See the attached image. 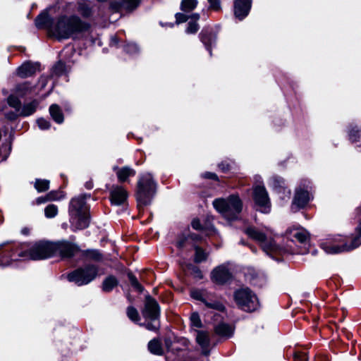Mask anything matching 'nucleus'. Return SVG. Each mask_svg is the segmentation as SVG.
Returning <instances> with one entry per match:
<instances>
[{
    "instance_id": "nucleus-1",
    "label": "nucleus",
    "mask_w": 361,
    "mask_h": 361,
    "mask_svg": "<svg viewBox=\"0 0 361 361\" xmlns=\"http://www.w3.org/2000/svg\"><path fill=\"white\" fill-rule=\"evenodd\" d=\"M90 24L82 21L77 16L67 17L62 16L57 19L54 25L51 27L53 35L59 39H67L74 34L88 30Z\"/></svg>"
},
{
    "instance_id": "nucleus-2",
    "label": "nucleus",
    "mask_w": 361,
    "mask_h": 361,
    "mask_svg": "<svg viewBox=\"0 0 361 361\" xmlns=\"http://www.w3.org/2000/svg\"><path fill=\"white\" fill-rule=\"evenodd\" d=\"M86 195H80L72 199L71 202L70 212L73 224L77 229H84L88 227L90 216L85 206Z\"/></svg>"
},
{
    "instance_id": "nucleus-3",
    "label": "nucleus",
    "mask_w": 361,
    "mask_h": 361,
    "mask_svg": "<svg viewBox=\"0 0 361 361\" xmlns=\"http://www.w3.org/2000/svg\"><path fill=\"white\" fill-rule=\"evenodd\" d=\"M215 209L229 221L238 219L243 209V202L238 196L232 195L227 199H216L213 202Z\"/></svg>"
},
{
    "instance_id": "nucleus-4",
    "label": "nucleus",
    "mask_w": 361,
    "mask_h": 361,
    "mask_svg": "<svg viewBox=\"0 0 361 361\" xmlns=\"http://www.w3.org/2000/svg\"><path fill=\"white\" fill-rule=\"evenodd\" d=\"M142 314L147 321L146 323L140 324L149 331H157L160 327L159 316L160 308L157 302L151 296L145 298V305L142 310Z\"/></svg>"
},
{
    "instance_id": "nucleus-5",
    "label": "nucleus",
    "mask_w": 361,
    "mask_h": 361,
    "mask_svg": "<svg viewBox=\"0 0 361 361\" xmlns=\"http://www.w3.org/2000/svg\"><path fill=\"white\" fill-rule=\"evenodd\" d=\"M156 191V185L150 174L143 176L137 182L136 197L139 205H147L151 202Z\"/></svg>"
},
{
    "instance_id": "nucleus-6",
    "label": "nucleus",
    "mask_w": 361,
    "mask_h": 361,
    "mask_svg": "<svg viewBox=\"0 0 361 361\" xmlns=\"http://www.w3.org/2000/svg\"><path fill=\"white\" fill-rule=\"evenodd\" d=\"M55 243L39 241L27 251L22 252L19 256H29L30 259L41 260L49 258L56 253Z\"/></svg>"
},
{
    "instance_id": "nucleus-7",
    "label": "nucleus",
    "mask_w": 361,
    "mask_h": 361,
    "mask_svg": "<svg viewBox=\"0 0 361 361\" xmlns=\"http://www.w3.org/2000/svg\"><path fill=\"white\" fill-rule=\"evenodd\" d=\"M97 274V268L94 265H87L83 268L78 269L68 274V279L78 286L87 284L92 281Z\"/></svg>"
},
{
    "instance_id": "nucleus-8",
    "label": "nucleus",
    "mask_w": 361,
    "mask_h": 361,
    "mask_svg": "<svg viewBox=\"0 0 361 361\" xmlns=\"http://www.w3.org/2000/svg\"><path fill=\"white\" fill-rule=\"evenodd\" d=\"M210 278L214 283L223 286L231 281L233 275L227 265L221 264L212 269Z\"/></svg>"
},
{
    "instance_id": "nucleus-9",
    "label": "nucleus",
    "mask_w": 361,
    "mask_h": 361,
    "mask_svg": "<svg viewBox=\"0 0 361 361\" xmlns=\"http://www.w3.org/2000/svg\"><path fill=\"white\" fill-rule=\"evenodd\" d=\"M234 300L240 309L247 312L256 310L259 305L256 295H234Z\"/></svg>"
},
{
    "instance_id": "nucleus-10",
    "label": "nucleus",
    "mask_w": 361,
    "mask_h": 361,
    "mask_svg": "<svg viewBox=\"0 0 361 361\" xmlns=\"http://www.w3.org/2000/svg\"><path fill=\"white\" fill-rule=\"evenodd\" d=\"M253 199L256 205L263 212H267L270 207V201L268 193L264 187L257 185L253 188Z\"/></svg>"
},
{
    "instance_id": "nucleus-11",
    "label": "nucleus",
    "mask_w": 361,
    "mask_h": 361,
    "mask_svg": "<svg viewBox=\"0 0 361 361\" xmlns=\"http://www.w3.org/2000/svg\"><path fill=\"white\" fill-rule=\"evenodd\" d=\"M56 252H59L62 257H71L78 251V247L68 242L63 241L55 243Z\"/></svg>"
},
{
    "instance_id": "nucleus-12",
    "label": "nucleus",
    "mask_w": 361,
    "mask_h": 361,
    "mask_svg": "<svg viewBox=\"0 0 361 361\" xmlns=\"http://www.w3.org/2000/svg\"><path fill=\"white\" fill-rule=\"evenodd\" d=\"M310 200L309 192L303 189H297L292 202V209L297 211L304 208Z\"/></svg>"
},
{
    "instance_id": "nucleus-13",
    "label": "nucleus",
    "mask_w": 361,
    "mask_h": 361,
    "mask_svg": "<svg viewBox=\"0 0 361 361\" xmlns=\"http://www.w3.org/2000/svg\"><path fill=\"white\" fill-rule=\"evenodd\" d=\"M39 71V63L27 61L17 69V75L21 78L30 77Z\"/></svg>"
},
{
    "instance_id": "nucleus-14",
    "label": "nucleus",
    "mask_w": 361,
    "mask_h": 361,
    "mask_svg": "<svg viewBox=\"0 0 361 361\" xmlns=\"http://www.w3.org/2000/svg\"><path fill=\"white\" fill-rule=\"evenodd\" d=\"M251 0H235L234 4V13L236 18L242 20L250 11Z\"/></svg>"
},
{
    "instance_id": "nucleus-15",
    "label": "nucleus",
    "mask_w": 361,
    "mask_h": 361,
    "mask_svg": "<svg viewBox=\"0 0 361 361\" xmlns=\"http://www.w3.org/2000/svg\"><path fill=\"white\" fill-rule=\"evenodd\" d=\"M127 197V191L122 187H114L111 191V201L112 204L120 205L126 200Z\"/></svg>"
},
{
    "instance_id": "nucleus-16",
    "label": "nucleus",
    "mask_w": 361,
    "mask_h": 361,
    "mask_svg": "<svg viewBox=\"0 0 361 361\" xmlns=\"http://www.w3.org/2000/svg\"><path fill=\"white\" fill-rule=\"evenodd\" d=\"M245 233L252 239L258 241L262 249H267V236L264 233L259 231L254 227H249L245 230Z\"/></svg>"
},
{
    "instance_id": "nucleus-17",
    "label": "nucleus",
    "mask_w": 361,
    "mask_h": 361,
    "mask_svg": "<svg viewBox=\"0 0 361 361\" xmlns=\"http://www.w3.org/2000/svg\"><path fill=\"white\" fill-rule=\"evenodd\" d=\"M196 341L200 345L202 353L206 355H208V347L209 345V338L208 333L204 331H197Z\"/></svg>"
},
{
    "instance_id": "nucleus-18",
    "label": "nucleus",
    "mask_w": 361,
    "mask_h": 361,
    "mask_svg": "<svg viewBox=\"0 0 361 361\" xmlns=\"http://www.w3.org/2000/svg\"><path fill=\"white\" fill-rule=\"evenodd\" d=\"M126 277L128 285L131 287L133 291L142 293L145 290L141 282L132 272H127Z\"/></svg>"
},
{
    "instance_id": "nucleus-19",
    "label": "nucleus",
    "mask_w": 361,
    "mask_h": 361,
    "mask_svg": "<svg viewBox=\"0 0 361 361\" xmlns=\"http://www.w3.org/2000/svg\"><path fill=\"white\" fill-rule=\"evenodd\" d=\"M193 298L197 300L202 302L207 307L215 309L219 311H223L224 310V305L218 301L209 302L204 297L206 295H192Z\"/></svg>"
},
{
    "instance_id": "nucleus-20",
    "label": "nucleus",
    "mask_w": 361,
    "mask_h": 361,
    "mask_svg": "<svg viewBox=\"0 0 361 361\" xmlns=\"http://www.w3.org/2000/svg\"><path fill=\"white\" fill-rule=\"evenodd\" d=\"M35 25L39 28L47 27L50 31L54 25L51 18L47 13L39 15L35 20Z\"/></svg>"
},
{
    "instance_id": "nucleus-21",
    "label": "nucleus",
    "mask_w": 361,
    "mask_h": 361,
    "mask_svg": "<svg viewBox=\"0 0 361 361\" xmlns=\"http://www.w3.org/2000/svg\"><path fill=\"white\" fill-rule=\"evenodd\" d=\"M290 234L293 238L304 244H306L310 238L307 231L302 229H294L290 231Z\"/></svg>"
},
{
    "instance_id": "nucleus-22",
    "label": "nucleus",
    "mask_w": 361,
    "mask_h": 361,
    "mask_svg": "<svg viewBox=\"0 0 361 361\" xmlns=\"http://www.w3.org/2000/svg\"><path fill=\"white\" fill-rule=\"evenodd\" d=\"M49 113L51 118L58 123H61L63 121V112L57 104H52L49 107Z\"/></svg>"
},
{
    "instance_id": "nucleus-23",
    "label": "nucleus",
    "mask_w": 361,
    "mask_h": 361,
    "mask_svg": "<svg viewBox=\"0 0 361 361\" xmlns=\"http://www.w3.org/2000/svg\"><path fill=\"white\" fill-rule=\"evenodd\" d=\"M148 349L152 354L157 355H161L164 353V350L161 344L158 339H152L148 343Z\"/></svg>"
},
{
    "instance_id": "nucleus-24",
    "label": "nucleus",
    "mask_w": 361,
    "mask_h": 361,
    "mask_svg": "<svg viewBox=\"0 0 361 361\" xmlns=\"http://www.w3.org/2000/svg\"><path fill=\"white\" fill-rule=\"evenodd\" d=\"M118 284V281L114 276H109L103 281L102 290L105 292H109Z\"/></svg>"
},
{
    "instance_id": "nucleus-25",
    "label": "nucleus",
    "mask_w": 361,
    "mask_h": 361,
    "mask_svg": "<svg viewBox=\"0 0 361 361\" xmlns=\"http://www.w3.org/2000/svg\"><path fill=\"white\" fill-rule=\"evenodd\" d=\"M39 103L37 100H33L23 106L20 114L21 116H27L33 114L38 106Z\"/></svg>"
},
{
    "instance_id": "nucleus-26",
    "label": "nucleus",
    "mask_w": 361,
    "mask_h": 361,
    "mask_svg": "<svg viewBox=\"0 0 361 361\" xmlns=\"http://www.w3.org/2000/svg\"><path fill=\"white\" fill-rule=\"evenodd\" d=\"M195 249V255L193 261L195 263H201L207 260L208 254L204 250L197 245H193Z\"/></svg>"
},
{
    "instance_id": "nucleus-27",
    "label": "nucleus",
    "mask_w": 361,
    "mask_h": 361,
    "mask_svg": "<svg viewBox=\"0 0 361 361\" xmlns=\"http://www.w3.org/2000/svg\"><path fill=\"white\" fill-rule=\"evenodd\" d=\"M215 332L220 336H231L233 334V329L226 324L221 323L215 327Z\"/></svg>"
},
{
    "instance_id": "nucleus-28",
    "label": "nucleus",
    "mask_w": 361,
    "mask_h": 361,
    "mask_svg": "<svg viewBox=\"0 0 361 361\" xmlns=\"http://www.w3.org/2000/svg\"><path fill=\"white\" fill-rule=\"evenodd\" d=\"M32 91V88L30 87L28 82H24L19 84L15 87V93L17 96L23 97L25 95L30 94Z\"/></svg>"
},
{
    "instance_id": "nucleus-29",
    "label": "nucleus",
    "mask_w": 361,
    "mask_h": 361,
    "mask_svg": "<svg viewBox=\"0 0 361 361\" xmlns=\"http://www.w3.org/2000/svg\"><path fill=\"white\" fill-rule=\"evenodd\" d=\"M78 11L85 18L90 16L92 14L90 4L86 1H80L78 3Z\"/></svg>"
},
{
    "instance_id": "nucleus-30",
    "label": "nucleus",
    "mask_w": 361,
    "mask_h": 361,
    "mask_svg": "<svg viewBox=\"0 0 361 361\" xmlns=\"http://www.w3.org/2000/svg\"><path fill=\"white\" fill-rule=\"evenodd\" d=\"M183 270L187 269L190 272L195 278L201 279L203 278V274L200 269V268L191 263H188L185 264V267L183 266Z\"/></svg>"
},
{
    "instance_id": "nucleus-31",
    "label": "nucleus",
    "mask_w": 361,
    "mask_h": 361,
    "mask_svg": "<svg viewBox=\"0 0 361 361\" xmlns=\"http://www.w3.org/2000/svg\"><path fill=\"white\" fill-rule=\"evenodd\" d=\"M350 139L353 142L357 144L358 146H361V128L357 127L353 128L349 133Z\"/></svg>"
},
{
    "instance_id": "nucleus-32",
    "label": "nucleus",
    "mask_w": 361,
    "mask_h": 361,
    "mask_svg": "<svg viewBox=\"0 0 361 361\" xmlns=\"http://www.w3.org/2000/svg\"><path fill=\"white\" fill-rule=\"evenodd\" d=\"M135 173V171L129 167H123L121 169L118 173V178L121 182H124L127 178L130 176H134Z\"/></svg>"
},
{
    "instance_id": "nucleus-33",
    "label": "nucleus",
    "mask_w": 361,
    "mask_h": 361,
    "mask_svg": "<svg viewBox=\"0 0 361 361\" xmlns=\"http://www.w3.org/2000/svg\"><path fill=\"white\" fill-rule=\"evenodd\" d=\"M202 41L209 49L211 45L216 41V36L211 32H204L202 34Z\"/></svg>"
},
{
    "instance_id": "nucleus-34",
    "label": "nucleus",
    "mask_w": 361,
    "mask_h": 361,
    "mask_svg": "<svg viewBox=\"0 0 361 361\" xmlns=\"http://www.w3.org/2000/svg\"><path fill=\"white\" fill-rule=\"evenodd\" d=\"M197 5V0H182L181 9L185 12H189L192 11Z\"/></svg>"
},
{
    "instance_id": "nucleus-35",
    "label": "nucleus",
    "mask_w": 361,
    "mask_h": 361,
    "mask_svg": "<svg viewBox=\"0 0 361 361\" xmlns=\"http://www.w3.org/2000/svg\"><path fill=\"white\" fill-rule=\"evenodd\" d=\"M35 188L38 192L47 191L49 188V181L47 180L37 179L35 183Z\"/></svg>"
},
{
    "instance_id": "nucleus-36",
    "label": "nucleus",
    "mask_w": 361,
    "mask_h": 361,
    "mask_svg": "<svg viewBox=\"0 0 361 361\" xmlns=\"http://www.w3.org/2000/svg\"><path fill=\"white\" fill-rule=\"evenodd\" d=\"M18 96H16V95H10L8 97V104H9V106H11V107L16 109L17 111H20V107H21V102L19 100V99L18 98Z\"/></svg>"
},
{
    "instance_id": "nucleus-37",
    "label": "nucleus",
    "mask_w": 361,
    "mask_h": 361,
    "mask_svg": "<svg viewBox=\"0 0 361 361\" xmlns=\"http://www.w3.org/2000/svg\"><path fill=\"white\" fill-rule=\"evenodd\" d=\"M126 313H127L128 318L131 321H133L134 322H137L140 321V317L139 316V313H138L137 310L135 308H134L133 307H128L127 308Z\"/></svg>"
},
{
    "instance_id": "nucleus-38",
    "label": "nucleus",
    "mask_w": 361,
    "mask_h": 361,
    "mask_svg": "<svg viewBox=\"0 0 361 361\" xmlns=\"http://www.w3.org/2000/svg\"><path fill=\"white\" fill-rule=\"evenodd\" d=\"M45 216L47 218L54 217L58 213V208L54 204H49L44 209Z\"/></svg>"
},
{
    "instance_id": "nucleus-39",
    "label": "nucleus",
    "mask_w": 361,
    "mask_h": 361,
    "mask_svg": "<svg viewBox=\"0 0 361 361\" xmlns=\"http://www.w3.org/2000/svg\"><path fill=\"white\" fill-rule=\"evenodd\" d=\"M317 361H331L330 353L326 350H317Z\"/></svg>"
},
{
    "instance_id": "nucleus-40",
    "label": "nucleus",
    "mask_w": 361,
    "mask_h": 361,
    "mask_svg": "<svg viewBox=\"0 0 361 361\" xmlns=\"http://www.w3.org/2000/svg\"><path fill=\"white\" fill-rule=\"evenodd\" d=\"M121 1L123 6L129 10L135 8L140 3V0H121Z\"/></svg>"
},
{
    "instance_id": "nucleus-41",
    "label": "nucleus",
    "mask_w": 361,
    "mask_h": 361,
    "mask_svg": "<svg viewBox=\"0 0 361 361\" xmlns=\"http://www.w3.org/2000/svg\"><path fill=\"white\" fill-rule=\"evenodd\" d=\"M53 71H54V73L56 74V75H62L66 71L65 64L61 61L58 62L54 67Z\"/></svg>"
},
{
    "instance_id": "nucleus-42",
    "label": "nucleus",
    "mask_w": 361,
    "mask_h": 361,
    "mask_svg": "<svg viewBox=\"0 0 361 361\" xmlns=\"http://www.w3.org/2000/svg\"><path fill=\"white\" fill-rule=\"evenodd\" d=\"M86 256L90 259L95 261H99L102 259V255L97 250H87L86 252Z\"/></svg>"
},
{
    "instance_id": "nucleus-43",
    "label": "nucleus",
    "mask_w": 361,
    "mask_h": 361,
    "mask_svg": "<svg viewBox=\"0 0 361 361\" xmlns=\"http://www.w3.org/2000/svg\"><path fill=\"white\" fill-rule=\"evenodd\" d=\"M188 233H182L178 238L176 245L179 248H183L185 247V243L188 240H189Z\"/></svg>"
},
{
    "instance_id": "nucleus-44",
    "label": "nucleus",
    "mask_w": 361,
    "mask_h": 361,
    "mask_svg": "<svg viewBox=\"0 0 361 361\" xmlns=\"http://www.w3.org/2000/svg\"><path fill=\"white\" fill-rule=\"evenodd\" d=\"M190 321L193 326L197 328H200L202 326V322L197 313L194 312L191 314Z\"/></svg>"
},
{
    "instance_id": "nucleus-45",
    "label": "nucleus",
    "mask_w": 361,
    "mask_h": 361,
    "mask_svg": "<svg viewBox=\"0 0 361 361\" xmlns=\"http://www.w3.org/2000/svg\"><path fill=\"white\" fill-rule=\"evenodd\" d=\"M63 197L61 192L58 191H51L47 195V200L49 201L60 200Z\"/></svg>"
},
{
    "instance_id": "nucleus-46",
    "label": "nucleus",
    "mask_w": 361,
    "mask_h": 361,
    "mask_svg": "<svg viewBox=\"0 0 361 361\" xmlns=\"http://www.w3.org/2000/svg\"><path fill=\"white\" fill-rule=\"evenodd\" d=\"M198 28L199 26L196 22H189L186 31L188 33H195Z\"/></svg>"
},
{
    "instance_id": "nucleus-47",
    "label": "nucleus",
    "mask_w": 361,
    "mask_h": 361,
    "mask_svg": "<svg viewBox=\"0 0 361 361\" xmlns=\"http://www.w3.org/2000/svg\"><path fill=\"white\" fill-rule=\"evenodd\" d=\"M37 123L39 128L42 130L48 129L50 127V123L44 118L37 119Z\"/></svg>"
},
{
    "instance_id": "nucleus-48",
    "label": "nucleus",
    "mask_w": 361,
    "mask_h": 361,
    "mask_svg": "<svg viewBox=\"0 0 361 361\" xmlns=\"http://www.w3.org/2000/svg\"><path fill=\"white\" fill-rule=\"evenodd\" d=\"M276 249V245L274 242L271 240H269L267 238V249H263L267 253H269L271 251L275 250Z\"/></svg>"
},
{
    "instance_id": "nucleus-49",
    "label": "nucleus",
    "mask_w": 361,
    "mask_h": 361,
    "mask_svg": "<svg viewBox=\"0 0 361 361\" xmlns=\"http://www.w3.org/2000/svg\"><path fill=\"white\" fill-rule=\"evenodd\" d=\"M294 360L295 361H307V357L305 353L298 352L294 353Z\"/></svg>"
},
{
    "instance_id": "nucleus-50",
    "label": "nucleus",
    "mask_w": 361,
    "mask_h": 361,
    "mask_svg": "<svg viewBox=\"0 0 361 361\" xmlns=\"http://www.w3.org/2000/svg\"><path fill=\"white\" fill-rule=\"evenodd\" d=\"M210 6L209 8L218 11L221 8L220 1L219 0H208Z\"/></svg>"
},
{
    "instance_id": "nucleus-51",
    "label": "nucleus",
    "mask_w": 361,
    "mask_h": 361,
    "mask_svg": "<svg viewBox=\"0 0 361 361\" xmlns=\"http://www.w3.org/2000/svg\"><path fill=\"white\" fill-rule=\"evenodd\" d=\"M176 22L177 23H184L188 20V17L183 13H177L176 15Z\"/></svg>"
},
{
    "instance_id": "nucleus-52",
    "label": "nucleus",
    "mask_w": 361,
    "mask_h": 361,
    "mask_svg": "<svg viewBox=\"0 0 361 361\" xmlns=\"http://www.w3.org/2000/svg\"><path fill=\"white\" fill-rule=\"evenodd\" d=\"M191 226L195 230L202 229V226L200 221L198 219H193L191 222Z\"/></svg>"
},
{
    "instance_id": "nucleus-53",
    "label": "nucleus",
    "mask_w": 361,
    "mask_h": 361,
    "mask_svg": "<svg viewBox=\"0 0 361 361\" xmlns=\"http://www.w3.org/2000/svg\"><path fill=\"white\" fill-rule=\"evenodd\" d=\"M189 240H191L193 242L200 241L202 240V237L196 233H188Z\"/></svg>"
},
{
    "instance_id": "nucleus-54",
    "label": "nucleus",
    "mask_w": 361,
    "mask_h": 361,
    "mask_svg": "<svg viewBox=\"0 0 361 361\" xmlns=\"http://www.w3.org/2000/svg\"><path fill=\"white\" fill-rule=\"evenodd\" d=\"M126 51L127 52H129V53H134V52H136L137 51V47L134 44H128L126 48Z\"/></svg>"
},
{
    "instance_id": "nucleus-55",
    "label": "nucleus",
    "mask_w": 361,
    "mask_h": 361,
    "mask_svg": "<svg viewBox=\"0 0 361 361\" xmlns=\"http://www.w3.org/2000/svg\"><path fill=\"white\" fill-rule=\"evenodd\" d=\"M204 177L206 178H209L212 180H218V177L215 173L207 172L204 175Z\"/></svg>"
},
{
    "instance_id": "nucleus-56",
    "label": "nucleus",
    "mask_w": 361,
    "mask_h": 361,
    "mask_svg": "<svg viewBox=\"0 0 361 361\" xmlns=\"http://www.w3.org/2000/svg\"><path fill=\"white\" fill-rule=\"evenodd\" d=\"M11 149V145L9 143L8 145H2L1 147V151H4L7 153H9Z\"/></svg>"
},
{
    "instance_id": "nucleus-57",
    "label": "nucleus",
    "mask_w": 361,
    "mask_h": 361,
    "mask_svg": "<svg viewBox=\"0 0 361 361\" xmlns=\"http://www.w3.org/2000/svg\"><path fill=\"white\" fill-rule=\"evenodd\" d=\"M164 343H165V346L166 348L169 350L171 345H172V341L170 338H166L165 341H164Z\"/></svg>"
},
{
    "instance_id": "nucleus-58",
    "label": "nucleus",
    "mask_w": 361,
    "mask_h": 361,
    "mask_svg": "<svg viewBox=\"0 0 361 361\" xmlns=\"http://www.w3.org/2000/svg\"><path fill=\"white\" fill-rule=\"evenodd\" d=\"M37 204H41V203H43V202H45L47 201H49L48 200H47V196L45 197H39L37 199Z\"/></svg>"
},
{
    "instance_id": "nucleus-59",
    "label": "nucleus",
    "mask_w": 361,
    "mask_h": 361,
    "mask_svg": "<svg viewBox=\"0 0 361 361\" xmlns=\"http://www.w3.org/2000/svg\"><path fill=\"white\" fill-rule=\"evenodd\" d=\"M200 18L199 14L195 13L192 16V18H194L195 20H197Z\"/></svg>"
},
{
    "instance_id": "nucleus-60",
    "label": "nucleus",
    "mask_w": 361,
    "mask_h": 361,
    "mask_svg": "<svg viewBox=\"0 0 361 361\" xmlns=\"http://www.w3.org/2000/svg\"><path fill=\"white\" fill-rule=\"evenodd\" d=\"M251 292V290L249 289V288H245L244 290H243V293H245V294H247V293H250Z\"/></svg>"
}]
</instances>
